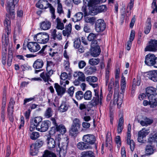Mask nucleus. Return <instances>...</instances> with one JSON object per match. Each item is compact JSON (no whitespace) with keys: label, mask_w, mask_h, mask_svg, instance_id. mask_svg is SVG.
<instances>
[{"label":"nucleus","mask_w":157,"mask_h":157,"mask_svg":"<svg viewBox=\"0 0 157 157\" xmlns=\"http://www.w3.org/2000/svg\"><path fill=\"white\" fill-rule=\"evenodd\" d=\"M19 0H13L9 1L7 3L6 10L7 13L6 14V17L4 23L5 27V31L7 33H10L11 21L10 18L14 19L15 17V6L18 3Z\"/></svg>","instance_id":"1"},{"label":"nucleus","mask_w":157,"mask_h":157,"mask_svg":"<svg viewBox=\"0 0 157 157\" xmlns=\"http://www.w3.org/2000/svg\"><path fill=\"white\" fill-rule=\"evenodd\" d=\"M146 91L151 107H155L157 104V89L152 87L149 86L146 88Z\"/></svg>","instance_id":"2"},{"label":"nucleus","mask_w":157,"mask_h":157,"mask_svg":"<svg viewBox=\"0 0 157 157\" xmlns=\"http://www.w3.org/2000/svg\"><path fill=\"white\" fill-rule=\"evenodd\" d=\"M60 140L61 138L59 137L56 138V141H57V146H56L57 154L59 157H64L67 153L68 141L67 139H64L60 144Z\"/></svg>","instance_id":"3"},{"label":"nucleus","mask_w":157,"mask_h":157,"mask_svg":"<svg viewBox=\"0 0 157 157\" xmlns=\"http://www.w3.org/2000/svg\"><path fill=\"white\" fill-rule=\"evenodd\" d=\"M115 88L114 94V103H117L118 107H120L122 104L123 94L122 93H119L118 92L119 86L118 79H116L114 82Z\"/></svg>","instance_id":"4"},{"label":"nucleus","mask_w":157,"mask_h":157,"mask_svg":"<svg viewBox=\"0 0 157 157\" xmlns=\"http://www.w3.org/2000/svg\"><path fill=\"white\" fill-rule=\"evenodd\" d=\"M34 40H36L38 43L44 44L47 43L49 40V36L47 33H40L34 36Z\"/></svg>","instance_id":"5"},{"label":"nucleus","mask_w":157,"mask_h":157,"mask_svg":"<svg viewBox=\"0 0 157 157\" xmlns=\"http://www.w3.org/2000/svg\"><path fill=\"white\" fill-rule=\"evenodd\" d=\"M42 120L41 117H36L33 119L31 121L29 130L31 132L34 131L36 128L38 129Z\"/></svg>","instance_id":"6"},{"label":"nucleus","mask_w":157,"mask_h":157,"mask_svg":"<svg viewBox=\"0 0 157 157\" xmlns=\"http://www.w3.org/2000/svg\"><path fill=\"white\" fill-rule=\"evenodd\" d=\"M95 27L97 32H101L105 29L106 25L103 20L99 19L96 22Z\"/></svg>","instance_id":"7"},{"label":"nucleus","mask_w":157,"mask_h":157,"mask_svg":"<svg viewBox=\"0 0 157 157\" xmlns=\"http://www.w3.org/2000/svg\"><path fill=\"white\" fill-rule=\"evenodd\" d=\"M96 140L95 136L93 134H88L84 135L82 137L83 141L87 143L89 145L95 144Z\"/></svg>","instance_id":"8"},{"label":"nucleus","mask_w":157,"mask_h":157,"mask_svg":"<svg viewBox=\"0 0 157 157\" xmlns=\"http://www.w3.org/2000/svg\"><path fill=\"white\" fill-rule=\"evenodd\" d=\"M107 9L105 5L97 6L91 9V14L93 13L92 15H96L98 13L105 12Z\"/></svg>","instance_id":"9"},{"label":"nucleus","mask_w":157,"mask_h":157,"mask_svg":"<svg viewBox=\"0 0 157 157\" xmlns=\"http://www.w3.org/2000/svg\"><path fill=\"white\" fill-rule=\"evenodd\" d=\"M156 57L153 54H149L145 57V63L148 66L154 67Z\"/></svg>","instance_id":"10"},{"label":"nucleus","mask_w":157,"mask_h":157,"mask_svg":"<svg viewBox=\"0 0 157 157\" xmlns=\"http://www.w3.org/2000/svg\"><path fill=\"white\" fill-rule=\"evenodd\" d=\"M94 96L90 102V105L93 107H95L99 104V100L98 89H94Z\"/></svg>","instance_id":"11"},{"label":"nucleus","mask_w":157,"mask_h":157,"mask_svg":"<svg viewBox=\"0 0 157 157\" xmlns=\"http://www.w3.org/2000/svg\"><path fill=\"white\" fill-rule=\"evenodd\" d=\"M157 40H151L149 42V44L145 48L146 51L155 52L157 50Z\"/></svg>","instance_id":"12"},{"label":"nucleus","mask_w":157,"mask_h":157,"mask_svg":"<svg viewBox=\"0 0 157 157\" xmlns=\"http://www.w3.org/2000/svg\"><path fill=\"white\" fill-rule=\"evenodd\" d=\"M51 120L53 124L56 127L57 131L59 132L62 134H64L66 132V129L64 126L62 124L58 125L54 118H51Z\"/></svg>","instance_id":"13"},{"label":"nucleus","mask_w":157,"mask_h":157,"mask_svg":"<svg viewBox=\"0 0 157 157\" xmlns=\"http://www.w3.org/2000/svg\"><path fill=\"white\" fill-rule=\"evenodd\" d=\"M36 6L41 9H45L48 8L50 10L51 6H52L49 3L47 0H40L36 4Z\"/></svg>","instance_id":"14"},{"label":"nucleus","mask_w":157,"mask_h":157,"mask_svg":"<svg viewBox=\"0 0 157 157\" xmlns=\"http://www.w3.org/2000/svg\"><path fill=\"white\" fill-rule=\"evenodd\" d=\"M27 47L29 50L32 52H36L40 49L39 44L34 42H29L27 44Z\"/></svg>","instance_id":"15"},{"label":"nucleus","mask_w":157,"mask_h":157,"mask_svg":"<svg viewBox=\"0 0 157 157\" xmlns=\"http://www.w3.org/2000/svg\"><path fill=\"white\" fill-rule=\"evenodd\" d=\"M51 33V38L54 40L57 39L58 40H61L62 39V36L61 32L57 33L56 29H52L50 31Z\"/></svg>","instance_id":"16"},{"label":"nucleus","mask_w":157,"mask_h":157,"mask_svg":"<svg viewBox=\"0 0 157 157\" xmlns=\"http://www.w3.org/2000/svg\"><path fill=\"white\" fill-rule=\"evenodd\" d=\"M149 130L143 128L139 132L137 138V140L139 142L144 143L143 138L149 133Z\"/></svg>","instance_id":"17"},{"label":"nucleus","mask_w":157,"mask_h":157,"mask_svg":"<svg viewBox=\"0 0 157 157\" xmlns=\"http://www.w3.org/2000/svg\"><path fill=\"white\" fill-rule=\"evenodd\" d=\"M47 137L48 146L49 149L54 148L55 147V146H57V141H56V139L55 140L53 138L51 137L50 135L47 136Z\"/></svg>","instance_id":"18"},{"label":"nucleus","mask_w":157,"mask_h":157,"mask_svg":"<svg viewBox=\"0 0 157 157\" xmlns=\"http://www.w3.org/2000/svg\"><path fill=\"white\" fill-rule=\"evenodd\" d=\"M49 121H48L41 122L37 130L40 132H45L47 131L49 128Z\"/></svg>","instance_id":"19"},{"label":"nucleus","mask_w":157,"mask_h":157,"mask_svg":"<svg viewBox=\"0 0 157 157\" xmlns=\"http://www.w3.org/2000/svg\"><path fill=\"white\" fill-rule=\"evenodd\" d=\"M2 35V50H7V46L9 43V35L10 33H7Z\"/></svg>","instance_id":"20"},{"label":"nucleus","mask_w":157,"mask_h":157,"mask_svg":"<svg viewBox=\"0 0 157 157\" xmlns=\"http://www.w3.org/2000/svg\"><path fill=\"white\" fill-rule=\"evenodd\" d=\"M54 87L58 96H62L65 92V88L60 86L57 83H55L54 84Z\"/></svg>","instance_id":"21"},{"label":"nucleus","mask_w":157,"mask_h":157,"mask_svg":"<svg viewBox=\"0 0 157 157\" xmlns=\"http://www.w3.org/2000/svg\"><path fill=\"white\" fill-rule=\"evenodd\" d=\"M101 52V50L99 46L90 48V54L92 56L94 57H97L99 56Z\"/></svg>","instance_id":"22"},{"label":"nucleus","mask_w":157,"mask_h":157,"mask_svg":"<svg viewBox=\"0 0 157 157\" xmlns=\"http://www.w3.org/2000/svg\"><path fill=\"white\" fill-rule=\"evenodd\" d=\"M12 46L9 45L8 48V56L7 64L8 66H10L12 62L13 53L12 49Z\"/></svg>","instance_id":"23"},{"label":"nucleus","mask_w":157,"mask_h":157,"mask_svg":"<svg viewBox=\"0 0 157 157\" xmlns=\"http://www.w3.org/2000/svg\"><path fill=\"white\" fill-rule=\"evenodd\" d=\"M44 65L43 60L40 59H37L34 61L33 65V67L35 69H40Z\"/></svg>","instance_id":"24"},{"label":"nucleus","mask_w":157,"mask_h":157,"mask_svg":"<svg viewBox=\"0 0 157 157\" xmlns=\"http://www.w3.org/2000/svg\"><path fill=\"white\" fill-rule=\"evenodd\" d=\"M71 25L70 23L68 25L65 26V29L62 31L63 34L64 36H67L68 37L70 36L71 31Z\"/></svg>","instance_id":"25"},{"label":"nucleus","mask_w":157,"mask_h":157,"mask_svg":"<svg viewBox=\"0 0 157 157\" xmlns=\"http://www.w3.org/2000/svg\"><path fill=\"white\" fill-rule=\"evenodd\" d=\"M126 141L127 145L129 146L131 151H133L135 149V143L133 140H131V136L127 135Z\"/></svg>","instance_id":"26"},{"label":"nucleus","mask_w":157,"mask_h":157,"mask_svg":"<svg viewBox=\"0 0 157 157\" xmlns=\"http://www.w3.org/2000/svg\"><path fill=\"white\" fill-rule=\"evenodd\" d=\"M77 146V148L80 150H84L90 148V145L84 141L78 142Z\"/></svg>","instance_id":"27"},{"label":"nucleus","mask_w":157,"mask_h":157,"mask_svg":"<svg viewBox=\"0 0 157 157\" xmlns=\"http://www.w3.org/2000/svg\"><path fill=\"white\" fill-rule=\"evenodd\" d=\"M79 128L76 127L75 126L71 125L69 130L70 135L71 136H76L78 133Z\"/></svg>","instance_id":"28"},{"label":"nucleus","mask_w":157,"mask_h":157,"mask_svg":"<svg viewBox=\"0 0 157 157\" xmlns=\"http://www.w3.org/2000/svg\"><path fill=\"white\" fill-rule=\"evenodd\" d=\"M97 70L96 67L88 66L85 68L84 72L87 75H90L95 72Z\"/></svg>","instance_id":"29"},{"label":"nucleus","mask_w":157,"mask_h":157,"mask_svg":"<svg viewBox=\"0 0 157 157\" xmlns=\"http://www.w3.org/2000/svg\"><path fill=\"white\" fill-rule=\"evenodd\" d=\"M51 23L48 21H45L40 23V28L44 30L49 29L51 27Z\"/></svg>","instance_id":"30"},{"label":"nucleus","mask_w":157,"mask_h":157,"mask_svg":"<svg viewBox=\"0 0 157 157\" xmlns=\"http://www.w3.org/2000/svg\"><path fill=\"white\" fill-rule=\"evenodd\" d=\"M148 75L149 79L155 82L157 81V70L149 72Z\"/></svg>","instance_id":"31"},{"label":"nucleus","mask_w":157,"mask_h":157,"mask_svg":"<svg viewBox=\"0 0 157 157\" xmlns=\"http://www.w3.org/2000/svg\"><path fill=\"white\" fill-rule=\"evenodd\" d=\"M155 150V147L153 146L147 145L145 148V155H148L153 154Z\"/></svg>","instance_id":"32"},{"label":"nucleus","mask_w":157,"mask_h":157,"mask_svg":"<svg viewBox=\"0 0 157 157\" xmlns=\"http://www.w3.org/2000/svg\"><path fill=\"white\" fill-rule=\"evenodd\" d=\"M151 20L150 18L147 19L146 21V25L144 28V32L145 34H148L150 32L151 27Z\"/></svg>","instance_id":"33"},{"label":"nucleus","mask_w":157,"mask_h":157,"mask_svg":"<svg viewBox=\"0 0 157 157\" xmlns=\"http://www.w3.org/2000/svg\"><path fill=\"white\" fill-rule=\"evenodd\" d=\"M74 77H78V80L79 81L84 82L85 81V78L84 74L82 72H76L74 75Z\"/></svg>","instance_id":"34"},{"label":"nucleus","mask_w":157,"mask_h":157,"mask_svg":"<svg viewBox=\"0 0 157 157\" xmlns=\"http://www.w3.org/2000/svg\"><path fill=\"white\" fill-rule=\"evenodd\" d=\"M69 105L66 102H63L59 108V110L61 113L66 112L68 109Z\"/></svg>","instance_id":"35"},{"label":"nucleus","mask_w":157,"mask_h":157,"mask_svg":"<svg viewBox=\"0 0 157 157\" xmlns=\"http://www.w3.org/2000/svg\"><path fill=\"white\" fill-rule=\"evenodd\" d=\"M134 0H130V2L127 7V13L126 15L128 17L131 15V12L130 11L132 9L133 6Z\"/></svg>","instance_id":"36"},{"label":"nucleus","mask_w":157,"mask_h":157,"mask_svg":"<svg viewBox=\"0 0 157 157\" xmlns=\"http://www.w3.org/2000/svg\"><path fill=\"white\" fill-rule=\"evenodd\" d=\"M81 154V157H95L94 152L90 151H83Z\"/></svg>","instance_id":"37"},{"label":"nucleus","mask_w":157,"mask_h":157,"mask_svg":"<svg viewBox=\"0 0 157 157\" xmlns=\"http://www.w3.org/2000/svg\"><path fill=\"white\" fill-rule=\"evenodd\" d=\"M83 17L82 13L81 12H78L76 13L74 16V17L72 18V19L73 21L75 22L81 20L82 18Z\"/></svg>","instance_id":"38"},{"label":"nucleus","mask_w":157,"mask_h":157,"mask_svg":"<svg viewBox=\"0 0 157 157\" xmlns=\"http://www.w3.org/2000/svg\"><path fill=\"white\" fill-rule=\"evenodd\" d=\"M84 98L86 100H90L92 97V93L90 90L86 91L84 94Z\"/></svg>","instance_id":"39"},{"label":"nucleus","mask_w":157,"mask_h":157,"mask_svg":"<svg viewBox=\"0 0 157 157\" xmlns=\"http://www.w3.org/2000/svg\"><path fill=\"white\" fill-rule=\"evenodd\" d=\"M34 146L32 144L30 146V154L32 156L36 155L39 150L37 148Z\"/></svg>","instance_id":"40"},{"label":"nucleus","mask_w":157,"mask_h":157,"mask_svg":"<svg viewBox=\"0 0 157 157\" xmlns=\"http://www.w3.org/2000/svg\"><path fill=\"white\" fill-rule=\"evenodd\" d=\"M57 22V25L56 28L58 29L63 30L64 28V25L61 22V19L59 17H57L56 19Z\"/></svg>","instance_id":"41"},{"label":"nucleus","mask_w":157,"mask_h":157,"mask_svg":"<svg viewBox=\"0 0 157 157\" xmlns=\"http://www.w3.org/2000/svg\"><path fill=\"white\" fill-rule=\"evenodd\" d=\"M43 157H57L56 154L48 150H45L42 155Z\"/></svg>","instance_id":"42"},{"label":"nucleus","mask_w":157,"mask_h":157,"mask_svg":"<svg viewBox=\"0 0 157 157\" xmlns=\"http://www.w3.org/2000/svg\"><path fill=\"white\" fill-rule=\"evenodd\" d=\"M7 54V50H2V62L4 65H5L6 64Z\"/></svg>","instance_id":"43"},{"label":"nucleus","mask_w":157,"mask_h":157,"mask_svg":"<svg viewBox=\"0 0 157 157\" xmlns=\"http://www.w3.org/2000/svg\"><path fill=\"white\" fill-rule=\"evenodd\" d=\"M75 98L78 100L80 101L84 98L83 93L82 91L79 90L75 93Z\"/></svg>","instance_id":"44"},{"label":"nucleus","mask_w":157,"mask_h":157,"mask_svg":"<svg viewBox=\"0 0 157 157\" xmlns=\"http://www.w3.org/2000/svg\"><path fill=\"white\" fill-rule=\"evenodd\" d=\"M100 60L99 58H91L89 60V63L92 66L98 65L100 62Z\"/></svg>","instance_id":"45"},{"label":"nucleus","mask_w":157,"mask_h":157,"mask_svg":"<svg viewBox=\"0 0 157 157\" xmlns=\"http://www.w3.org/2000/svg\"><path fill=\"white\" fill-rule=\"evenodd\" d=\"M52 113L53 111L52 108L50 107H48L45 111L44 116L46 118H49L52 116Z\"/></svg>","instance_id":"46"},{"label":"nucleus","mask_w":157,"mask_h":157,"mask_svg":"<svg viewBox=\"0 0 157 157\" xmlns=\"http://www.w3.org/2000/svg\"><path fill=\"white\" fill-rule=\"evenodd\" d=\"M71 125L75 127L80 128L81 127V122L80 120L77 118H75L74 119Z\"/></svg>","instance_id":"47"},{"label":"nucleus","mask_w":157,"mask_h":157,"mask_svg":"<svg viewBox=\"0 0 157 157\" xmlns=\"http://www.w3.org/2000/svg\"><path fill=\"white\" fill-rule=\"evenodd\" d=\"M88 6L86 5H83L82 7V11L84 13L85 15H88L89 14L92 15V14L93 13H91V14L90 9V11H89V13H88L87 9Z\"/></svg>","instance_id":"48"},{"label":"nucleus","mask_w":157,"mask_h":157,"mask_svg":"<svg viewBox=\"0 0 157 157\" xmlns=\"http://www.w3.org/2000/svg\"><path fill=\"white\" fill-rule=\"evenodd\" d=\"M13 112V110L7 109L8 117L10 121L12 122H13L14 121Z\"/></svg>","instance_id":"49"},{"label":"nucleus","mask_w":157,"mask_h":157,"mask_svg":"<svg viewBox=\"0 0 157 157\" xmlns=\"http://www.w3.org/2000/svg\"><path fill=\"white\" fill-rule=\"evenodd\" d=\"M86 81L89 83L94 82L98 80V78L95 76H88L86 78Z\"/></svg>","instance_id":"50"},{"label":"nucleus","mask_w":157,"mask_h":157,"mask_svg":"<svg viewBox=\"0 0 157 157\" xmlns=\"http://www.w3.org/2000/svg\"><path fill=\"white\" fill-rule=\"evenodd\" d=\"M95 18L94 17H86L85 18V21L86 23L93 24L95 21Z\"/></svg>","instance_id":"51"},{"label":"nucleus","mask_w":157,"mask_h":157,"mask_svg":"<svg viewBox=\"0 0 157 157\" xmlns=\"http://www.w3.org/2000/svg\"><path fill=\"white\" fill-rule=\"evenodd\" d=\"M15 103V101H14L13 98H11L10 100L7 109L13 110L14 105Z\"/></svg>","instance_id":"52"},{"label":"nucleus","mask_w":157,"mask_h":157,"mask_svg":"<svg viewBox=\"0 0 157 157\" xmlns=\"http://www.w3.org/2000/svg\"><path fill=\"white\" fill-rule=\"evenodd\" d=\"M44 142L42 140L39 139L37 140L35 143L33 144V145H35L36 147L38 149L39 148L41 147L44 144Z\"/></svg>","instance_id":"53"},{"label":"nucleus","mask_w":157,"mask_h":157,"mask_svg":"<svg viewBox=\"0 0 157 157\" xmlns=\"http://www.w3.org/2000/svg\"><path fill=\"white\" fill-rule=\"evenodd\" d=\"M97 35L91 33L89 34L87 37V39L89 41H91L95 40V39L97 38Z\"/></svg>","instance_id":"54"},{"label":"nucleus","mask_w":157,"mask_h":157,"mask_svg":"<svg viewBox=\"0 0 157 157\" xmlns=\"http://www.w3.org/2000/svg\"><path fill=\"white\" fill-rule=\"evenodd\" d=\"M55 63L51 61H47L46 69H54Z\"/></svg>","instance_id":"55"},{"label":"nucleus","mask_w":157,"mask_h":157,"mask_svg":"<svg viewBox=\"0 0 157 157\" xmlns=\"http://www.w3.org/2000/svg\"><path fill=\"white\" fill-rule=\"evenodd\" d=\"M40 136V134L37 132H33L30 135V138L33 140H35Z\"/></svg>","instance_id":"56"},{"label":"nucleus","mask_w":157,"mask_h":157,"mask_svg":"<svg viewBox=\"0 0 157 157\" xmlns=\"http://www.w3.org/2000/svg\"><path fill=\"white\" fill-rule=\"evenodd\" d=\"M40 76L45 82H48L49 81L50 82L52 81V80L50 78V77H49L48 78V77L45 76V75L44 72H42L40 74Z\"/></svg>","instance_id":"57"},{"label":"nucleus","mask_w":157,"mask_h":157,"mask_svg":"<svg viewBox=\"0 0 157 157\" xmlns=\"http://www.w3.org/2000/svg\"><path fill=\"white\" fill-rule=\"evenodd\" d=\"M152 8L153 10L151 12L152 13H154L155 12H157V6L156 4V0H153L152 3Z\"/></svg>","instance_id":"58"},{"label":"nucleus","mask_w":157,"mask_h":157,"mask_svg":"<svg viewBox=\"0 0 157 157\" xmlns=\"http://www.w3.org/2000/svg\"><path fill=\"white\" fill-rule=\"evenodd\" d=\"M98 4L97 0H91L90 1L88 6L90 7V9L91 10L95 6H97L96 5Z\"/></svg>","instance_id":"59"},{"label":"nucleus","mask_w":157,"mask_h":157,"mask_svg":"<svg viewBox=\"0 0 157 157\" xmlns=\"http://www.w3.org/2000/svg\"><path fill=\"white\" fill-rule=\"evenodd\" d=\"M81 44V41L79 39H76L74 41V46L75 48H78Z\"/></svg>","instance_id":"60"},{"label":"nucleus","mask_w":157,"mask_h":157,"mask_svg":"<svg viewBox=\"0 0 157 157\" xmlns=\"http://www.w3.org/2000/svg\"><path fill=\"white\" fill-rule=\"evenodd\" d=\"M47 73L46 74L45 76L48 77L49 78V77H50L53 73V69H46Z\"/></svg>","instance_id":"61"},{"label":"nucleus","mask_w":157,"mask_h":157,"mask_svg":"<svg viewBox=\"0 0 157 157\" xmlns=\"http://www.w3.org/2000/svg\"><path fill=\"white\" fill-rule=\"evenodd\" d=\"M75 91V87L73 86H71L68 90L67 93L69 95L72 97Z\"/></svg>","instance_id":"62"},{"label":"nucleus","mask_w":157,"mask_h":157,"mask_svg":"<svg viewBox=\"0 0 157 157\" xmlns=\"http://www.w3.org/2000/svg\"><path fill=\"white\" fill-rule=\"evenodd\" d=\"M21 68L22 69V71H24L26 70H29L30 67L27 64H24L21 65Z\"/></svg>","instance_id":"63"},{"label":"nucleus","mask_w":157,"mask_h":157,"mask_svg":"<svg viewBox=\"0 0 157 157\" xmlns=\"http://www.w3.org/2000/svg\"><path fill=\"white\" fill-rule=\"evenodd\" d=\"M86 62L83 60H81L78 63V67L80 69L83 68L86 65Z\"/></svg>","instance_id":"64"}]
</instances>
